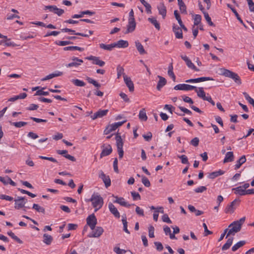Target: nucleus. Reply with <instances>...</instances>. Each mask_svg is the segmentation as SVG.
<instances>
[{"label": "nucleus", "instance_id": "nucleus-17", "mask_svg": "<svg viewBox=\"0 0 254 254\" xmlns=\"http://www.w3.org/2000/svg\"><path fill=\"white\" fill-rule=\"evenodd\" d=\"M72 60L73 61L72 62L66 65L67 67H70L72 66L78 67L81 65V63L83 62L82 60L78 59L76 57H73L72 58Z\"/></svg>", "mask_w": 254, "mask_h": 254}, {"label": "nucleus", "instance_id": "nucleus-28", "mask_svg": "<svg viewBox=\"0 0 254 254\" xmlns=\"http://www.w3.org/2000/svg\"><path fill=\"white\" fill-rule=\"evenodd\" d=\"M223 174H224V172L221 170H219V171H215V172L208 174L207 177L210 179H214L216 178V177H217L221 175H223Z\"/></svg>", "mask_w": 254, "mask_h": 254}, {"label": "nucleus", "instance_id": "nucleus-32", "mask_svg": "<svg viewBox=\"0 0 254 254\" xmlns=\"http://www.w3.org/2000/svg\"><path fill=\"white\" fill-rule=\"evenodd\" d=\"M250 185L249 183H245L243 185L240 186L239 187L235 188H233L232 190H246L249 188ZM247 190H254V189H249Z\"/></svg>", "mask_w": 254, "mask_h": 254}, {"label": "nucleus", "instance_id": "nucleus-2", "mask_svg": "<svg viewBox=\"0 0 254 254\" xmlns=\"http://www.w3.org/2000/svg\"><path fill=\"white\" fill-rule=\"evenodd\" d=\"M89 201L92 202V205L94 208L95 212L101 209L104 204L103 198L97 193H94L89 199Z\"/></svg>", "mask_w": 254, "mask_h": 254}, {"label": "nucleus", "instance_id": "nucleus-20", "mask_svg": "<svg viewBox=\"0 0 254 254\" xmlns=\"http://www.w3.org/2000/svg\"><path fill=\"white\" fill-rule=\"evenodd\" d=\"M173 31L175 34L176 38L182 39L183 38V33L182 29L177 25L174 24L173 26Z\"/></svg>", "mask_w": 254, "mask_h": 254}, {"label": "nucleus", "instance_id": "nucleus-41", "mask_svg": "<svg viewBox=\"0 0 254 254\" xmlns=\"http://www.w3.org/2000/svg\"><path fill=\"white\" fill-rule=\"evenodd\" d=\"M197 93V96L202 98L203 100L206 97L205 95V93L203 90V88L202 87H199L198 90L197 89V91H195Z\"/></svg>", "mask_w": 254, "mask_h": 254}, {"label": "nucleus", "instance_id": "nucleus-64", "mask_svg": "<svg viewBox=\"0 0 254 254\" xmlns=\"http://www.w3.org/2000/svg\"><path fill=\"white\" fill-rule=\"evenodd\" d=\"M114 251L117 254H123V253H125L126 252V250H122L119 247L114 248Z\"/></svg>", "mask_w": 254, "mask_h": 254}, {"label": "nucleus", "instance_id": "nucleus-15", "mask_svg": "<svg viewBox=\"0 0 254 254\" xmlns=\"http://www.w3.org/2000/svg\"><path fill=\"white\" fill-rule=\"evenodd\" d=\"M208 80H214V79L210 77H201L197 78H192L187 80V83H198Z\"/></svg>", "mask_w": 254, "mask_h": 254}, {"label": "nucleus", "instance_id": "nucleus-24", "mask_svg": "<svg viewBox=\"0 0 254 254\" xmlns=\"http://www.w3.org/2000/svg\"><path fill=\"white\" fill-rule=\"evenodd\" d=\"M115 47L119 48H125L128 46V43L127 41L120 40L117 42L114 43Z\"/></svg>", "mask_w": 254, "mask_h": 254}, {"label": "nucleus", "instance_id": "nucleus-39", "mask_svg": "<svg viewBox=\"0 0 254 254\" xmlns=\"http://www.w3.org/2000/svg\"><path fill=\"white\" fill-rule=\"evenodd\" d=\"M148 20L158 30L160 29V24L157 21L156 18L154 17H150L148 18Z\"/></svg>", "mask_w": 254, "mask_h": 254}, {"label": "nucleus", "instance_id": "nucleus-29", "mask_svg": "<svg viewBox=\"0 0 254 254\" xmlns=\"http://www.w3.org/2000/svg\"><path fill=\"white\" fill-rule=\"evenodd\" d=\"M116 200L114 201V202L118 203L120 204L121 205L129 207L130 206V204H128L125 200L123 197H116Z\"/></svg>", "mask_w": 254, "mask_h": 254}, {"label": "nucleus", "instance_id": "nucleus-25", "mask_svg": "<svg viewBox=\"0 0 254 254\" xmlns=\"http://www.w3.org/2000/svg\"><path fill=\"white\" fill-rule=\"evenodd\" d=\"M158 77L159 78V80L157 85V90H160L165 85H166L167 80L164 77L158 75Z\"/></svg>", "mask_w": 254, "mask_h": 254}, {"label": "nucleus", "instance_id": "nucleus-37", "mask_svg": "<svg viewBox=\"0 0 254 254\" xmlns=\"http://www.w3.org/2000/svg\"><path fill=\"white\" fill-rule=\"evenodd\" d=\"M157 210H155L153 214V220L155 221H157L158 220V212H160L161 213H164V210L163 207H157Z\"/></svg>", "mask_w": 254, "mask_h": 254}, {"label": "nucleus", "instance_id": "nucleus-47", "mask_svg": "<svg viewBox=\"0 0 254 254\" xmlns=\"http://www.w3.org/2000/svg\"><path fill=\"white\" fill-rule=\"evenodd\" d=\"M203 14L205 20L207 22L208 24L211 26H215L214 24L212 22L211 19L209 16L208 13L206 12H203Z\"/></svg>", "mask_w": 254, "mask_h": 254}, {"label": "nucleus", "instance_id": "nucleus-3", "mask_svg": "<svg viewBox=\"0 0 254 254\" xmlns=\"http://www.w3.org/2000/svg\"><path fill=\"white\" fill-rule=\"evenodd\" d=\"M221 74L225 77L232 79L236 83L239 85L242 84L241 80L238 74L227 69L222 68L220 69Z\"/></svg>", "mask_w": 254, "mask_h": 254}, {"label": "nucleus", "instance_id": "nucleus-57", "mask_svg": "<svg viewBox=\"0 0 254 254\" xmlns=\"http://www.w3.org/2000/svg\"><path fill=\"white\" fill-rule=\"evenodd\" d=\"M162 221L164 222H166L169 224L172 223V221L169 218L168 215L167 214H164L162 217Z\"/></svg>", "mask_w": 254, "mask_h": 254}, {"label": "nucleus", "instance_id": "nucleus-5", "mask_svg": "<svg viewBox=\"0 0 254 254\" xmlns=\"http://www.w3.org/2000/svg\"><path fill=\"white\" fill-rule=\"evenodd\" d=\"M14 207L16 209H20L23 208L26 203L27 199L25 197L17 196L15 199Z\"/></svg>", "mask_w": 254, "mask_h": 254}, {"label": "nucleus", "instance_id": "nucleus-31", "mask_svg": "<svg viewBox=\"0 0 254 254\" xmlns=\"http://www.w3.org/2000/svg\"><path fill=\"white\" fill-rule=\"evenodd\" d=\"M53 240V238L52 236L47 234H44L43 235V242L47 245H50L52 243Z\"/></svg>", "mask_w": 254, "mask_h": 254}, {"label": "nucleus", "instance_id": "nucleus-19", "mask_svg": "<svg viewBox=\"0 0 254 254\" xmlns=\"http://www.w3.org/2000/svg\"><path fill=\"white\" fill-rule=\"evenodd\" d=\"M157 9L159 11V14L161 15L162 18L164 19L166 16L167 10L166 7L163 2L160 3L157 5Z\"/></svg>", "mask_w": 254, "mask_h": 254}, {"label": "nucleus", "instance_id": "nucleus-1", "mask_svg": "<svg viewBox=\"0 0 254 254\" xmlns=\"http://www.w3.org/2000/svg\"><path fill=\"white\" fill-rule=\"evenodd\" d=\"M245 219L246 218L244 217L230 224L228 226L229 231L226 238H227L231 235L234 236L236 233L239 232L241 230L242 225L244 223Z\"/></svg>", "mask_w": 254, "mask_h": 254}, {"label": "nucleus", "instance_id": "nucleus-56", "mask_svg": "<svg viewBox=\"0 0 254 254\" xmlns=\"http://www.w3.org/2000/svg\"><path fill=\"white\" fill-rule=\"evenodd\" d=\"M148 232H149V237L150 238H154V228L153 226L150 225L148 228Z\"/></svg>", "mask_w": 254, "mask_h": 254}, {"label": "nucleus", "instance_id": "nucleus-14", "mask_svg": "<svg viewBox=\"0 0 254 254\" xmlns=\"http://www.w3.org/2000/svg\"><path fill=\"white\" fill-rule=\"evenodd\" d=\"M109 110H99L97 112L95 113L93 115L91 116V118L93 120L97 118H101L107 115Z\"/></svg>", "mask_w": 254, "mask_h": 254}, {"label": "nucleus", "instance_id": "nucleus-50", "mask_svg": "<svg viewBox=\"0 0 254 254\" xmlns=\"http://www.w3.org/2000/svg\"><path fill=\"white\" fill-rule=\"evenodd\" d=\"M201 16L199 14H195L194 17V25H198L201 22Z\"/></svg>", "mask_w": 254, "mask_h": 254}, {"label": "nucleus", "instance_id": "nucleus-13", "mask_svg": "<svg viewBox=\"0 0 254 254\" xmlns=\"http://www.w3.org/2000/svg\"><path fill=\"white\" fill-rule=\"evenodd\" d=\"M181 57L186 62V64L188 66V67L196 71H199V69L194 65V64L191 62V61L189 59V58L187 56L181 55Z\"/></svg>", "mask_w": 254, "mask_h": 254}, {"label": "nucleus", "instance_id": "nucleus-61", "mask_svg": "<svg viewBox=\"0 0 254 254\" xmlns=\"http://www.w3.org/2000/svg\"><path fill=\"white\" fill-rule=\"evenodd\" d=\"M203 227L204 229V236H207L208 235H211V234H212V231H210L208 230L207 225H206V224L205 223H203Z\"/></svg>", "mask_w": 254, "mask_h": 254}, {"label": "nucleus", "instance_id": "nucleus-18", "mask_svg": "<svg viewBox=\"0 0 254 254\" xmlns=\"http://www.w3.org/2000/svg\"><path fill=\"white\" fill-rule=\"evenodd\" d=\"M56 152L58 154L63 155L65 158H66L70 161L74 162L76 160V159L74 156L67 154V151L66 150H57L56 151Z\"/></svg>", "mask_w": 254, "mask_h": 254}, {"label": "nucleus", "instance_id": "nucleus-54", "mask_svg": "<svg viewBox=\"0 0 254 254\" xmlns=\"http://www.w3.org/2000/svg\"><path fill=\"white\" fill-rule=\"evenodd\" d=\"M179 158H180L181 159L182 163L184 164H189L188 157L185 155H182L181 156H179Z\"/></svg>", "mask_w": 254, "mask_h": 254}, {"label": "nucleus", "instance_id": "nucleus-26", "mask_svg": "<svg viewBox=\"0 0 254 254\" xmlns=\"http://www.w3.org/2000/svg\"><path fill=\"white\" fill-rule=\"evenodd\" d=\"M135 47L140 55H144L146 53L145 51L143 45L141 44L140 42L138 40H137L135 42Z\"/></svg>", "mask_w": 254, "mask_h": 254}, {"label": "nucleus", "instance_id": "nucleus-34", "mask_svg": "<svg viewBox=\"0 0 254 254\" xmlns=\"http://www.w3.org/2000/svg\"><path fill=\"white\" fill-rule=\"evenodd\" d=\"M99 47L100 48L102 49L109 51H112L113 48H115L114 43L109 45H106L103 43H102L99 45Z\"/></svg>", "mask_w": 254, "mask_h": 254}, {"label": "nucleus", "instance_id": "nucleus-63", "mask_svg": "<svg viewBox=\"0 0 254 254\" xmlns=\"http://www.w3.org/2000/svg\"><path fill=\"white\" fill-rule=\"evenodd\" d=\"M249 8L251 12H254V2L252 0L248 2Z\"/></svg>", "mask_w": 254, "mask_h": 254}, {"label": "nucleus", "instance_id": "nucleus-55", "mask_svg": "<svg viewBox=\"0 0 254 254\" xmlns=\"http://www.w3.org/2000/svg\"><path fill=\"white\" fill-rule=\"evenodd\" d=\"M39 158L42 159L47 160L50 161L54 163H58L57 160L56 159H55L54 158L52 157H46V156H40Z\"/></svg>", "mask_w": 254, "mask_h": 254}, {"label": "nucleus", "instance_id": "nucleus-27", "mask_svg": "<svg viewBox=\"0 0 254 254\" xmlns=\"http://www.w3.org/2000/svg\"><path fill=\"white\" fill-rule=\"evenodd\" d=\"M61 31L63 32H71L72 34L75 35L81 36L85 37H89V35L88 34H85L78 33V32L76 33V32H75V31L74 30L67 28H63V29H61Z\"/></svg>", "mask_w": 254, "mask_h": 254}, {"label": "nucleus", "instance_id": "nucleus-36", "mask_svg": "<svg viewBox=\"0 0 254 254\" xmlns=\"http://www.w3.org/2000/svg\"><path fill=\"white\" fill-rule=\"evenodd\" d=\"M227 6H228V7H229V8H230L231 9V10L234 13L235 15L237 17V19L239 21V22L241 23H243V21L242 20V19L240 17L239 14L237 12L236 10L234 7H233L230 4H229V3H228L227 4Z\"/></svg>", "mask_w": 254, "mask_h": 254}, {"label": "nucleus", "instance_id": "nucleus-59", "mask_svg": "<svg viewBox=\"0 0 254 254\" xmlns=\"http://www.w3.org/2000/svg\"><path fill=\"white\" fill-rule=\"evenodd\" d=\"M142 183L143 185L147 187H148L150 185L149 180L145 176H143L142 178Z\"/></svg>", "mask_w": 254, "mask_h": 254}, {"label": "nucleus", "instance_id": "nucleus-42", "mask_svg": "<svg viewBox=\"0 0 254 254\" xmlns=\"http://www.w3.org/2000/svg\"><path fill=\"white\" fill-rule=\"evenodd\" d=\"M138 116L139 119L142 121H146L147 120V116L144 109L140 111Z\"/></svg>", "mask_w": 254, "mask_h": 254}, {"label": "nucleus", "instance_id": "nucleus-60", "mask_svg": "<svg viewBox=\"0 0 254 254\" xmlns=\"http://www.w3.org/2000/svg\"><path fill=\"white\" fill-rule=\"evenodd\" d=\"M131 193L134 200L140 199V196L137 192L131 191Z\"/></svg>", "mask_w": 254, "mask_h": 254}, {"label": "nucleus", "instance_id": "nucleus-35", "mask_svg": "<svg viewBox=\"0 0 254 254\" xmlns=\"http://www.w3.org/2000/svg\"><path fill=\"white\" fill-rule=\"evenodd\" d=\"M233 241V238L230 237L229 238L226 243L222 246V251H226L227 250L230 248L231 246L232 245Z\"/></svg>", "mask_w": 254, "mask_h": 254}, {"label": "nucleus", "instance_id": "nucleus-9", "mask_svg": "<svg viewBox=\"0 0 254 254\" xmlns=\"http://www.w3.org/2000/svg\"><path fill=\"white\" fill-rule=\"evenodd\" d=\"M240 200L235 199L230 204H229L225 209V212L227 213H232L234 212L236 207L239 204Z\"/></svg>", "mask_w": 254, "mask_h": 254}, {"label": "nucleus", "instance_id": "nucleus-10", "mask_svg": "<svg viewBox=\"0 0 254 254\" xmlns=\"http://www.w3.org/2000/svg\"><path fill=\"white\" fill-rule=\"evenodd\" d=\"M45 10L49 9L51 12L57 14L58 16H61L64 12V10L59 8L56 5H47L45 6Z\"/></svg>", "mask_w": 254, "mask_h": 254}, {"label": "nucleus", "instance_id": "nucleus-4", "mask_svg": "<svg viewBox=\"0 0 254 254\" xmlns=\"http://www.w3.org/2000/svg\"><path fill=\"white\" fill-rule=\"evenodd\" d=\"M116 145L120 159H122L124 156V150L123 149L124 142L121 135L119 133L116 135Z\"/></svg>", "mask_w": 254, "mask_h": 254}, {"label": "nucleus", "instance_id": "nucleus-30", "mask_svg": "<svg viewBox=\"0 0 254 254\" xmlns=\"http://www.w3.org/2000/svg\"><path fill=\"white\" fill-rule=\"evenodd\" d=\"M234 156L233 152H228L225 155L223 162L224 163L232 162L234 160Z\"/></svg>", "mask_w": 254, "mask_h": 254}, {"label": "nucleus", "instance_id": "nucleus-8", "mask_svg": "<svg viewBox=\"0 0 254 254\" xmlns=\"http://www.w3.org/2000/svg\"><path fill=\"white\" fill-rule=\"evenodd\" d=\"M86 222L91 229H95V227L97 223V220L94 214H92L87 217L86 218Z\"/></svg>", "mask_w": 254, "mask_h": 254}, {"label": "nucleus", "instance_id": "nucleus-22", "mask_svg": "<svg viewBox=\"0 0 254 254\" xmlns=\"http://www.w3.org/2000/svg\"><path fill=\"white\" fill-rule=\"evenodd\" d=\"M136 27V23L135 20H128V24L127 25V30L125 32V34L130 33L133 32Z\"/></svg>", "mask_w": 254, "mask_h": 254}, {"label": "nucleus", "instance_id": "nucleus-44", "mask_svg": "<svg viewBox=\"0 0 254 254\" xmlns=\"http://www.w3.org/2000/svg\"><path fill=\"white\" fill-rule=\"evenodd\" d=\"M86 80L88 81V83L92 84L95 87H97V88H99L101 87V84L100 83H99L96 80L89 77H87Z\"/></svg>", "mask_w": 254, "mask_h": 254}, {"label": "nucleus", "instance_id": "nucleus-21", "mask_svg": "<svg viewBox=\"0 0 254 254\" xmlns=\"http://www.w3.org/2000/svg\"><path fill=\"white\" fill-rule=\"evenodd\" d=\"M108 207L111 213L113 214L115 217L119 218L120 217V213L115 205L112 203L110 202Z\"/></svg>", "mask_w": 254, "mask_h": 254}, {"label": "nucleus", "instance_id": "nucleus-48", "mask_svg": "<svg viewBox=\"0 0 254 254\" xmlns=\"http://www.w3.org/2000/svg\"><path fill=\"white\" fill-rule=\"evenodd\" d=\"M117 77L118 78H120L122 75L123 76L126 75L124 73V69L122 66L120 65H118L117 68Z\"/></svg>", "mask_w": 254, "mask_h": 254}, {"label": "nucleus", "instance_id": "nucleus-58", "mask_svg": "<svg viewBox=\"0 0 254 254\" xmlns=\"http://www.w3.org/2000/svg\"><path fill=\"white\" fill-rule=\"evenodd\" d=\"M154 245L156 247V249L157 251L160 252L162 251L163 249V246L161 243L159 242H154Z\"/></svg>", "mask_w": 254, "mask_h": 254}, {"label": "nucleus", "instance_id": "nucleus-43", "mask_svg": "<svg viewBox=\"0 0 254 254\" xmlns=\"http://www.w3.org/2000/svg\"><path fill=\"white\" fill-rule=\"evenodd\" d=\"M7 235L12 239L16 241L18 243L20 244L23 243V242L18 237L15 235V234L12 231L8 232Z\"/></svg>", "mask_w": 254, "mask_h": 254}, {"label": "nucleus", "instance_id": "nucleus-16", "mask_svg": "<svg viewBox=\"0 0 254 254\" xmlns=\"http://www.w3.org/2000/svg\"><path fill=\"white\" fill-rule=\"evenodd\" d=\"M124 80L127 87L128 88L130 92L134 91V84L129 77L127 76V75H124Z\"/></svg>", "mask_w": 254, "mask_h": 254}, {"label": "nucleus", "instance_id": "nucleus-23", "mask_svg": "<svg viewBox=\"0 0 254 254\" xmlns=\"http://www.w3.org/2000/svg\"><path fill=\"white\" fill-rule=\"evenodd\" d=\"M99 176L103 181L106 188L111 185V180L109 177L106 176L103 171L100 172Z\"/></svg>", "mask_w": 254, "mask_h": 254}, {"label": "nucleus", "instance_id": "nucleus-7", "mask_svg": "<svg viewBox=\"0 0 254 254\" xmlns=\"http://www.w3.org/2000/svg\"><path fill=\"white\" fill-rule=\"evenodd\" d=\"M174 89L176 90H185L189 91L191 90H195L197 91V88L195 86L186 84H179L174 87Z\"/></svg>", "mask_w": 254, "mask_h": 254}, {"label": "nucleus", "instance_id": "nucleus-52", "mask_svg": "<svg viewBox=\"0 0 254 254\" xmlns=\"http://www.w3.org/2000/svg\"><path fill=\"white\" fill-rule=\"evenodd\" d=\"M122 222H123V226H124V231L125 232H126L127 233L129 234L130 232H129V231L128 230V229L127 228V221L126 217L125 218H123Z\"/></svg>", "mask_w": 254, "mask_h": 254}, {"label": "nucleus", "instance_id": "nucleus-12", "mask_svg": "<svg viewBox=\"0 0 254 254\" xmlns=\"http://www.w3.org/2000/svg\"><path fill=\"white\" fill-rule=\"evenodd\" d=\"M102 150L100 153V158L109 155L112 152V148L110 144H103L102 146Z\"/></svg>", "mask_w": 254, "mask_h": 254}, {"label": "nucleus", "instance_id": "nucleus-51", "mask_svg": "<svg viewBox=\"0 0 254 254\" xmlns=\"http://www.w3.org/2000/svg\"><path fill=\"white\" fill-rule=\"evenodd\" d=\"M56 44L61 46H64L67 45L71 44H72V42H70V41H60L56 42Z\"/></svg>", "mask_w": 254, "mask_h": 254}, {"label": "nucleus", "instance_id": "nucleus-38", "mask_svg": "<svg viewBox=\"0 0 254 254\" xmlns=\"http://www.w3.org/2000/svg\"><path fill=\"white\" fill-rule=\"evenodd\" d=\"M246 244V241H241L235 244L232 248L233 252L236 251L238 249L243 247Z\"/></svg>", "mask_w": 254, "mask_h": 254}, {"label": "nucleus", "instance_id": "nucleus-6", "mask_svg": "<svg viewBox=\"0 0 254 254\" xmlns=\"http://www.w3.org/2000/svg\"><path fill=\"white\" fill-rule=\"evenodd\" d=\"M91 230L92 232L88 235L89 238H99L104 232L103 228L100 226H95L94 229Z\"/></svg>", "mask_w": 254, "mask_h": 254}, {"label": "nucleus", "instance_id": "nucleus-62", "mask_svg": "<svg viewBox=\"0 0 254 254\" xmlns=\"http://www.w3.org/2000/svg\"><path fill=\"white\" fill-rule=\"evenodd\" d=\"M199 140L198 137H194L190 141V144L196 147L198 145Z\"/></svg>", "mask_w": 254, "mask_h": 254}, {"label": "nucleus", "instance_id": "nucleus-45", "mask_svg": "<svg viewBox=\"0 0 254 254\" xmlns=\"http://www.w3.org/2000/svg\"><path fill=\"white\" fill-rule=\"evenodd\" d=\"M10 124L11 125L14 126L16 127L20 128L21 127L26 125H27V122H10Z\"/></svg>", "mask_w": 254, "mask_h": 254}, {"label": "nucleus", "instance_id": "nucleus-11", "mask_svg": "<svg viewBox=\"0 0 254 254\" xmlns=\"http://www.w3.org/2000/svg\"><path fill=\"white\" fill-rule=\"evenodd\" d=\"M85 59H87L89 61H92L93 64L98 65L101 67L104 66V65L105 64V63L104 61L101 60L100 59V58L98 57L90 56L86 57Z\"/></svg>", "mask_w": 254, "mask_h": 254}, {"label": "nucleus", "instance_id": "nucleus-33", "mask_svg": "<svg viewBox=\"0 0 254 254\" xmlns=\"http://www.w3.org/2000/svg\"><path fill=\"white\" fill-rule=\"evenodd\" d=\"M246 161V156L243 155L236 162V164L235 165V169H238L240 168L241 166L245 163Z\"/></svg>", "mask_w": 254, "mask_h": 254}, {"label": "nucleus", "instance_id": "nucleus-40", "mask_svg": "<svg viewBox=\"0 0 254 254\" xmlns=\"http://www.w3.org/2000/svg\"><path fill=\"white\" fill-rule=\"evenodd\" d=\"M64 51H73V50H78L80 52L84 51V48H81L78 46H68L64 48Z\"/></svg>", "mask_w": 254, "mask_h": 254}, {"label": "nucleus", "instance_id": "nucleus-53", "mask_svg": "<svg viewBox=\"0 0 254 254\" xmlns=\"http://www.w3.org/2000/svg\"><path fill=\"white\" fill-rule=\"evenodd\" d=\"M243 94L244 95L245 99L248 101V102L250 104L252 105L253 103H254V99L252 98H251L247 93L244 92Z\"/></svg>", "mask_w": 254, "mask_h": 254}, {"label": "nucleus", "instance_id": "nucleus-46", "mask_svg": "<svg viewBox=\"0 0 254 254\" xmlns=\"http://www.w3.org/2000/svg\"><path fill=\"white\" fill-rule=\"evenodd\" d=\"M72 83H73L75 86L78 87H83L85 85V83L82 80H80L78 79H73L72 80Z\"/></svg>", "mask_w": 254, "mask_h": 254}, {"label": "nucleus", "instance_id": "nucleus-49", "mask_svg": "<svg viewBox=\"0 0 254 254\" xmlns=\"http://www.w3.org/2000/svg\"><path fill=\"white\" fill-rule=\"evenodd\" d=\"M32 208L39 212L45 213V209L37 204H34Z\"/></svg>", "mask_w": 254, "mask_h": 254}]
</instances>
